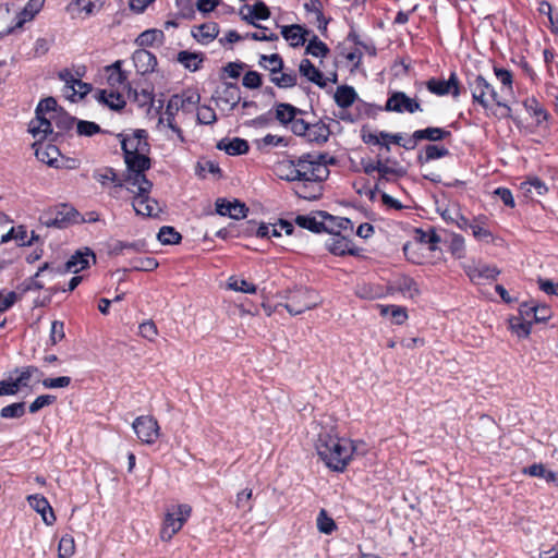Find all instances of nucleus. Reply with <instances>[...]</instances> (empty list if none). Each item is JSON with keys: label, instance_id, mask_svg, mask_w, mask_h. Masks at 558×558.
I'll return each instance as SVG.
<instances>
[{"label": "nucleus", "instance_id": "obj_1", "mask_svg": "<svg viewBox=\"0 0 558 558\" xmlns=\"http://www.w3.org/2000/svg\"><path fill=\"white\" fill-rule=\"evenodd\" d=\"M148 153L123 156L126 166L124 181L126 191L134 194L132 206L137 215L155 217L160 213L158 202L149 197L153 183L145 174L151 167Z\"/></svg>", "mask_w": 558, "mask_h": 558}, {"label": "nucleus", "instance_id": "obj_2", "mask_svg": "<svg viewBox=\"0 0 558 558\" xmlns=\"http://www.w3.org/2000/svg\"><path fill=\"white\" fill-rule=\"evenodd\" d=\"M315 449L329 470L343 472L350 464L356 446L350 438L340 437L331 430H323L315 441Z\"/></svg>", "mask_w": 558, "mask_h": 558}, {"label": "nucleus", "instance_id": "obj_3", "mask_svg": "<svg viewBox=\"0 0 558 558\" xmlns=\"http://www.w3.org/2000/svg\"><path fill=\"white\" fill-rule=\"evenodd\" d=\"M278 305L288 311L291 316L301 315L323 304V298L314 288L294 286L276 293Z\"/></svg>", "mask_w": 558, "mask_h": 558}, {"label": "nucleus", "instance_id": "obj_4", "mask_svg": "<svg viewBox=\"0 0 558 558\" xmlns=\"http://www.w3.org/2000/svg\"><path fill=\"white\" fill-rule=\"evenodd\" d=\"M326 157L327 153H306L296 158V178H299V182H324L329 175V169L325 168L324 162L316 160Z\"/></svg>", "mask_w": 558, "mask_h": 558}, {"label": "nucleus", "instance_id": "obj_5", "mask_svg": "<svg viewBox=\"0 0 558 558\" xmlns=\"http://www.w3.org/2000/svg\"><path fill=\"white\" fill-rule=\"evenodd\" d=\"M258 65L269 72L271 83L279 88H291L298 83L295 72H283L284 61L278 53L260 54Z\"/></svg>", "mask_w": 558, "mask_h": 558}, {"label": "nucleus", "instance_id": "obj_6", "mask_svg": "<svg viewBox=\"0 0 558 558\" xmlns=\"http://www.w3.org/2000/svg\"><path fill=\"white\" fill-rule=\"evenodd\" d=\"M192 514V507L187 504H180L174 511L165 514L160 529V539L170 542L179 533Z\"/></svg>", "mask_w": 558, "mask_h": 558}, {"label": "nucleus", "instance_id": "obj_7", "mask_svg": "<svg viewBox=\"0 0 558 558\" xmlns=\"http://www.w3.org/2000/svg\"><path fill=\"white\" fill-rule=\"evenodd\" d=\"M243 232L248 234V238L255 235L258 240H270L271 238H278L281 232L290 235L294 231V226L288 220L280 219L277 223H260L257 225L253 220L244 221Z\"/></svg>", "mask_w": 558, "mask_h": 558}, {"label": "nucleus", "instance_id": "obj_8", "mask_svg": "<svg viewBox=\"0 0 558 558\" xmlns=\"http://www.w3.org/2000/svg\"><path fill=\"white\" fill-rule=\"evenodd\" d=\"M78 216L80 214L72 206L68 204H59L43 213L39 217V221L43 226L48 228L54 227L63 229L70 223L77 222Z\"/></svg>", "mask_w": 558, "mask_h": 558}, {"label": "nucleus", "instance_id": "obj_9", "mask_svg": "<svg viewBox=\"0 0 558 558\" xmlns=\"http://www.w3.org/2000/svg\"><path fill=\"white\" fill-rule=\"evenodd\" d=\"M291 131L294 135L305 137L308 143L316 145L325 144L331 134L329 125L322 120L308 123L304 119H300L291 128Z\"/></svg>", "mask_w": 558, "mask_h": 558}, {"label": "nucleus", "instance_id": "obj_10", "mask_svg": "<svg viewBox=\"0 0 558 558\" xmlns=\"http://www.w3.org/2000/svg\"><path fill=\"white\" fill-rule=\"evenodd\" d=\"M96 263V255L89 246L75 251L62 265H54L53 275L78 274Z\"/></svg>", "mask_w": 558, "mask_h": 558}, {"label": "nucleus", "instance_id": "obj_11", "mask_svg": "<svg viewBox=\"0 0 558 558\" xmlns=\"http://www.w3.org/2000/svg\"><path fill=\"white\" fill-rule=\"evenodd\" d=\"M469 87L472 93L473 101L478 102L483 108L487 109L489 106L487 96L496 105H501L496 89L484 78L482 75H475L473 80L469 81Z\"/></svg>", "mask_w": 558, "mask_h": 558}, {"label": "nucleus", "instance_id": "obj_12", "mask_svg": "<svg viewBox=\"0 0 558 558\" xmlns=\"http://www.w3.org/2000/svg\"><path fill=\"white\" fill-rule=\"evenodd\" d=\"M405 258L416 265H434L441 259L440 246H402Z\"/></svg>", "mask_w": 558, "mask_h": 558}, {"label": "nucleus", "instance_id": "obj_13", "mask_svg": "<svg viewBox=\"0 0 558 558\" xmlns=\"http://www.w3.org/2000/svg\"><path fill=\"white\" fill-rule=\"evenodd\" d=\"M132 427L137 438L143 444L153 445L159 438L160 426L158 421L151 415H141L136 417Z\"/></svg>", "mask_w": 558, "mask_h": 558}, {"label": "nucleus", "instance_id": "obj_14", "mask_svg": "<svg viewBox=\"0 0 558 558\" xmlns=\"http://www.w3.org/2000/svg\"><path fill=\"white\" fill-rule=\"evenodd\" d=\"M325 220L333 222L335 217L325 211H317L313 215H299L296 216L294 222L301 229H306L314 233L328 232L336 234L333 229L325 223Z\"/></svg>", "mask_w": 558, "mask_h": 558}, {"label": "nucleus", "instance_id": "obj_15", "mask_svg": "<svg viewBox=\"0 0 558 558\" xmlns=\"http://www.w3.org/2000/svg\"><path fill=\"white\" fill-rule=\"evenodd\" d=\"M121 140V149L123 156L149 153L150 145L147 141V132L145 130H135L131 135H117Z\"/></svg>", "mask_w": 558, "mask_h": 558}, {"label": "nucleus", "instance_id": "obj_16", "mask_svg": "<svg viewBox=\"0 0 558 558\" xmlns=\"http://www.w3.org/2000/svg\"><path fill=\"white\" fill-rule=\"evenodd\" d=\"M388 295L401 294L405 299H415L421 294L418 283L410 276L400 275L387 284Z\"/></svg>", "mask_w": 558, "mask_h": 558}, {"label": "nucleus", "instance_id": "obj_17", "mask_svg": "<svg viewBox=\"0 0 558 558\" xmlns=\"http://www.w3.org/2000/svg\"><path fill=\"white\" fill-rule=\"evenodd\" d=\"M384 110L393 111L398 113H414L416 111H422V108L416 99L410 98L405 93L393 92L388 97Z\"/></svg>", "mask_w": 558, "mask_h": 558}, {"label": "nucleus", "instance_id": "obj_18", "mask_svg": "<svg viewBox=\"0 0 558 558\" xmlns=\"http://www.w3.org/2000/svg\"><path fill=\"white\" fill-rule=\"evenodd\" d=\"M426 87L432 94L437 96L451 94L457 98L460 95V82L456 72H451L447 81L432 77L426 82Z\"/></svg>", "mask_w": 558, "mask_h": 558}, {"label": "nucleus", "instance_id": "obj_19", "mask_svg": "<svg viewBox=\"0 0 558 558\" xmlns=\"http://www.w3.org/2000/svg\"><path fill=\"white\" fill-rule=\"evenodd\" d=\"M462 267L470 280L477 284L486 280H495L500 274V270L496 266L485 264L476 265L474 262L462 264Z\"/></svg>", "mask_w": 558, "mask_h": 558}, {"label": "nucleus", "instance_id": "obj_20", "mask_svg": "<svg viewBox=\"0 0 558 558\" xmlns=\"http://www.w3.org/2000/svg\"><path fill=\"white\" fill-rule=\"evenodd\" d=\"M272 112L276 121L283 126L290 124V129L293 128L295 122L301 119L299 116L305 114L304 110L288 102H276L272 107Z\"/></svg>", "mask_w": 558, "mask_h": 558}, {"label": "nucleus", "instance_id": "obj_21", "mask_svg": "<svg viewBox=\"0 0 558 558\" xmlns=\"http://www.w3.org/2000/svg\"><path fill=\"white\" fill-rule=\"evenodd\" d=\"M247 211L246 205L239 199L218 198L216 201V213L220 216L240 221L246 217Z\"/></svg>", "mask_w": 558, "mask_h": 558}, {"label": "nucleus", "instance_id": "obj_22", "mask_svg": "<svg viewBox=\"0 0 558 558\" xmlns=\"http://www.w3.org/2000/svg\"><path fill=\"white\" fill-rule=\"evenodd\" d=\"M53 263L45 262L41 266H39L38 270L34 276L26 278L25 280H23V282H21L17 286V291L20 295L22 296L29 291H37L44 289V283L43 281L39 280V277L45 271H49L51 276L54 277L56 275H53Z\"/></svg>", "mask_w": 558, "mask_h": 558}, {"label": "nucleus", "instance_id": "obj_23", "mask_svg": "<svg viewBox=\"0 0 558 558\" xmlns=\"http://www.w3.org/2000/svg\"><path fill=\"white\" fill-rule=\"evenodd\" d=\"M354 294L359 299L371 301L388 296L386 284L365 281L356 283Z\"/></svg>", "mask_w": 558, "mask_h": 558}, {"label": "nucleus", "instance_id": "obj_24", "mask_svg": "<svg viewBox=\"0 0 558 558\" xmlns=\"http://www.w3.org/2000/svg\"><path fill=\"white\" fill-rule=\"evenodd\" d=\"M132 61L141 74L151 73L157 66L156 56L146 49L135 50L132 54Z\"/></svg>", "mask_w": 558, "mask_h": 558}, {"label": "nucleus", "instance_id": "obj_25", "mask_svg": "<svg viewBox=\"0 0 558 558\" xmlns=\"http://www.w3.org/2000/svg\"><path fill=\"white\" fill-rule=\"evenodd\" d=\"M53 121L52 116L48 118L43 114H36V118L31 121L28 131L34 137L46 138L48 136L53 137ZM52 141V138H50Z\"/></svg>", "mask_w": 558, "mask_h": 558}, {"label": "nucleus", "instance_id": "obj_26", "mask_svg": "<svg viewBox=\"0 0 558 558\" xmlns=\"http://www.w3.org/2000/svg\"><path fill=\"white\" fill-rule=\"evenodd\" d=\"M93 178L100 183L102 186H107L109 183L113 184L114 189L126 190V182L124 181V175H119L116 170L111 167H102L96 169L93 173Z\"/></svg>", "mask_w": 558, "mask_h": 558}, {"label": "nucleus", "instance_id": "obj_27", "mask_svg": "<svg viewBox=\"0 0 558 558\" xmlns=\"http://www.w3.org/2000/svg\"><path fill=\"white\" fill-rule=\"evenodd\" d=\"M53 125L57 129L52 137V142H60L66 132L71 131L76 123V118L68 112L60 110L52 116Z\"/></svg>", "mask_w": 558, "mask_h": 558}, {"label": "nucleus", "instance_id": "obj_28", "mask_svg": "<svg viewBox=\"0 0 558 558\" xmlns=\"http://www.w3.org/2000/svg\"><path fill=\"white\" fill-rule=\"evenodd\" d=\"M122 60H117L111 65L105 68L107 73V83L113 89L124 87L128 83V74L122 70Z\"/></svg>", "mask_w": 558, "mask_h": 558}, {"label": "nucleus", "instance_id": "obj_29", "mask_svg": "<svg viewBox=\"0 0 558 558\" xmlns=\"http://www.w3.org/2000/svg\"><path fill=\"white\" fill-rule=\"evenodd\" d=\"M308 31L299 24L286 25L281 27L282 37L292 46L299 47L305 44V35Z\"/></svg>", "mask_w": 558, "mask_h": 558}, {"label": "nucleus", "instance_id": "obj_30", "mask_svg": "<svg viewBox=\"0 0 558 558\" xmlns=\"http://www.w3.org/2000/svg\"><path fill=\"white\" fill-rule=\"evenodd\" d=\"M96 99L114 111L122 110L126 105L125 99L118 92V89L110 92L106 89H100L97 92Z\"/></svg>", "mask_w": 558, "mask_h": 558}, {"label": "nucleus", "instance_id": "obj_31", "mask_svg": "<svg viewBox=\"0 0 558 558\" xmlns=\"http://www.w3.org/2000/svg\"><path fill=\"white\" fill-rule=\"evenodd\" d=\"M299 72L310 82L316 84L320 88L326 87V80L320 70H318L308 59H303L299 65Z\"/></svg>", "mask_w": 558, "mask_h": 558}, {"label": "nucleus", "instance_id": "obj_32", "mask_svg": "<svg viewBox=\"0 0 558 558\" xmlns=\"http://www.w3.org/2000/svg\"><path fill=\"white\" fill-rule=\"evenodd\" d=\"M217 148L225 150L230 156H239L246 154L250 149V146L246 140L234 137L232 140H221L217 144Z\"/></svg>", "mask_w": 558, "mask_h": 558}, {"label": "nucleus", "instance_id": "obj_33", "mask_svg": "<svg viewBox=\"0 0 558 558\" xmlns=\"http://www.w3.org/2000/svg\"><path fill=\"white\" fill-rule=\"evenodd\" d=\"M219 34V26L215 22H207L192 29V36L201 44H208Z\"/></svg>", "mask_w": 558, "mask_h": 558}, {"label": "nucleus", "instance_id": "obj_34", "mask_svg": "<svg viewBox=\"0 0 558 558\" xmlns=\"http://www.w3.org/2000/svg\"><path fill=\"white\" fill-rule=\"evenodd\" d=\"M333 99L338 107L345 109L356 102L357 94L352 86L341 85L337 88Z\"/></svg>", "mask_w": 558, "mask_h": 558}, {"label": "nucleus", "instance_id": "obj_35", "mask_svg": "<svg viewBox=\"0 0 558 558\" xmlns=\"http://www.w3.org/2000/svg\"><path fill=\"white\" fill-rule=\"evenodd\" d=\"M35 155L39 161L45 162L48 166L57 167L60 150L53 144H40L36 147Z\"/></svg>", "mask_w": 558, "mask_h": 558}, {"label": "nucleus", "instance_id": "obj_36", "mask_svg": "<svg viewBox=\"0 0 558 558\" xmlns=\"http://www.w3.org/2000/svg\"><path fill=\"white\" fill-rule=\"evenodd\" d=\"M7 216L0 213V243H5L11 240H21L24 241L27 236V230L24 226H19L17 228L11 227L10 230L3 231V223H7Z\"/></svg>", "mask_w": 558, "mask_h": 558}, {"label": "nucleus", "instance_id": "obj_37", "mask_svg": "<svg viewBox=\"0 0 558 558\" xmlns=\"http://www.w3.org/2000/svg\"><path fill=\"white\" fill-rule=\"evenodd\" d=\"M217 98L233 109L241 100L240 89L235 83H225L221 90H216Z\"/></svg>", "mask_w": 558, "mask_h": 558}, {"label": "nucleus", "instance_id": "obj_38", "mask_svg": "<svg viewBox=\"0 0 558 558\" xmlns=\"http://www.w3.org/2000/svg\"><path fill=\"white\" fill-rule=\"evenodd\" d=\"M450 136V131L437 126H428L415 131V138H421V141L440 142Z\"/></svg>", "mask_w": 558, "mask_h": 558}, {"label": "nucleus", "instance_id": "obj_39", "mask_svg": "<svg viewBox=\"0 0 558 558\" xmlns=\"http://www.w3.org/2000/svg\"><path fill=\"white\" fill-rule=\"evenodd\" d=\"M450 155V151L445 146H438L435 144H428L425 146V153L418 154L417 162L421 165L427 163L429 161L440 159Z\"/></svg>", "mask_w": 558, "mask_h": 558}, {"label": "nucleus", "instance_id": "obj_40", "mask_svg": "<svg viewBox=\"0 0 558 558\" xmlns=\"http://www.w3.org/2000/svg\"><path fill=\"white\" fill-rule=\"evenodd\" d=\"M178 62H180L185 69L195 72L201 68V63L203 62V53L191 52L187 50H182L178 53L177 57Z\"/></svg>", "mask_w": 558, "mask_h": 558}, {"label": "nucleus", "instance_id": "obj_41", "mask_svg": "<svg viewBox=\"0 0 558 558\" xmlns=\"http://www.w3.org/2000/svg\"><path fill=\"white\" fill-rule=\"evenodd\" d=\"M322 183L315 182H301L295 189V194L300 198L316 199L322 195Z\"/></svg>", "mask_w": 558, "mask_h": 558}, {"label": "nucleus", "instance_id": "obj_42", "mask_svg": "<svg viewBox=\"0 0 558 558\" xmlns=\"http://www.w3.org/2000/svg\"><path fill=\"white\" fill-rule=\"evenodd\" d=\"M532 325L533 320H525L519 315L509 318V329L519 338H527L532 331Z\"/></svg>", "mask_w": 558, "mask_h": 558}, {"label": "nucleus", "instance_id": "obj_43", "mask_svg": "<svg viewBox=\"0 0 558 558\" xmlns=\"http://www.w3.org/2000/svg\"><path fill=\"white\" fill-rule=\"evenodd\" d=\"M165 40V34L160 29L151 28L146 29L140 34L136 38V44L142 47H149L154 44L162 45Z\"/></svg>", "mask_w": 558, "mask_h": 558}, {"label": "nucleus", "instance_id": "obj_44", "mask_svg": "<svg viewBox=\"0 0 558 558\" xmlns=\"http://www.w3.org/2000/svg\"><path fill=\"white\" fill-rule=\"evenodd\" d=\"M523 106L530 114L536 118L538 124L546 121L549 117L547 110L535 97L526 98L523 101Z\"/></svg>", "mask_w": 558, "mask_h": 558}, {"label": "nucleus", "instance_id": "obj_45", "mask_svg": "<svg viewBox=\"0 0 558 558\" xmlns=\"http://www.w3.org/2000/svg\"><path fill=\"white\" fill-rule=\"evenodd\" d=\"M227 287L230 290L248 294H255L257 291V287L254 283L238 276L229 277Z\"/></svg>", "mask_w": 558, "mask_h": 558}, {"label": "nucleus", "instance_id": "obj_46", "mask_svg": "<svg viewBox=\"0 0 558 558\" xmlns=\"http://www.w3.org/2000/svg\"><path fill=\"white\" fill-rule=\"evenodd\" d=\"M130 269L136 271H151L158 267V262L149 256H134L130 259Z\"/></svg>", "mask_w": 558, "mask_h": 558}, {"label": "nucleus", "instance_id": "obj_47", "mask_svg": "<svg viewBox=\"0 0 558 558\" xmlns=\"http://www.w3.org/2000/svg\"><path fill=\"white\" fill-rule=\"evenodd\" d=\"M379 177L376 181V190H380V187L386 183L389 182L391 179V175L396 177H403L405 174V170L403 168H393L387 166L386 162L383 163L380 169L378 170Z\"/></svg>", "mask_w": 558, "mask_h": 558}, {"label": "nucleus", "instance_id": "obj_48", "mask_svg": "<svg viewBox=\"0 0 558 558\" xmlns=\"http://www.w3.org/2000/svg\"><path fill=\"white\" fill-rule=\"evenodd\" d=\"M379 137V132H373L371 130H366L365 128L361 130V138L363 143L371 146H380L386 151H390L391 144L388 142V140H380Z\"/></svg>", "mask_w": 558, "mask_h": 558}, {"label": "nucleus", "instance_id": "obj_49", "mask_svg": "<svg viewBox=\"0 0 558 558\" xmlns=\"http://www.w3.org/2000/svg\"><path fill=\"white\" fill-rule=\"evenodd\" d=\"M14 373L19 374V376L15 378V381L20 389L21 387H27L28 381L34 375H43L40 369L34 365H27L21 368H15Z\"/></svg>", "mask_w": 558, "mask_h": 558}, {"label": "nucleus", "instance_id": "obj_50", "mask_svg": "<svg viewBox=\"0 0 558 558\" xmlns=\"http://www.w3.org/2000/svg\"><path fill=\"white\" fill-rule=\"evenodd\" d=\"M243 229H245L244 221L233 222L230 223L227 228L217 231L216 234L222 240L232 238H248V234H245Z\"/></svg>", "mask_w": 558, "mask_h": 558}, {"label": "nucleus", "instance_id": "obj_51", "mask_svg": "<svg viewBox=\"0 0 558 558\" xmlns=\"http://www.w3.org/2000/svg\"><path fill=\"white\" fill-rule=\"evenodd\" d=\"M75 541L73 535L64 534L58 545V558H71L75 554Z\"/></svg>", "mask_w": 558, "mask_h": 558}, {"label": "nucleus", "instance_id": "obj_52", "mask_svg": "<svg viewBox=\"0 0 558 558\" xmlns=\"http://www.w3.org/2000/svg\"><path fill=\"white\" fill-rule=\"evenodd\" d=\"M157 239L160 244H180L182 236L173 227L163 226L157 233Z\"/></svg>", "mask_w": 558, "mask_h": 558}, {"label": "nucleus", "instance_id": "obj_53", "mask_svg": "<svg viewBox=\"0 0 558 558\" xmlns=\"http://www.w3.org/2000/svg\"><path fill=\"white\" fill-rule=\"evenodd\" d=\"M76 132L80 136L90 137L98 133H107L96 122L77 120L76 119Z\"/></svg>", "mask_w": 558, "mask_h": 558}, {"label": "nucleus", "instance_id": "obj_54", "mask_svg": "<svg viewBox=\"0 0 558 558\" xmlns=\"http://www.w3.org/2000/svg\"><path fill=\"white\" fill-rule=\"evenodd\" d=\"M328 46L323 43L316 35L313 36L312 39H310L305 52L307 54H311L313 57H320L324 58L329 53Z\"/></svg>", "mask_w": 558, "mask_h": 558}, {"label": "nucleus", "instance_id": "obj_55", "mask_svg": "<svg viewBox=\"0 0 558 558\" xmlns=\"http://www.w3.org/2000/svg\"><path fill=\"white\" fill-rule=\"evenodd\" d=\"M355 110L357 111L356 119L363 117L375 118L378 114V112L384 110V108L357 99L355 102Z\"/></svg>", "mask_w": 558, "mask_h": 558}, {"label": "nucleus", "instance_id": "obj_56", "mask_svg": "<svg viewBox=\"0 0 558 558\" xmlns=\"http://www.w3.org/2000/svg\"><path fill=\"white\" fill-rule=\"evenodd\" d=\"M317 529L324 534H331L337 529L335 520L325 509H322L317 515Z\"/></svg>", "mask_w": 558, "mask_h": 558}, {"label": "nucleus", "instance_id": "obj_57", "mask_svg": "<svg viewBox=\"0 0 558 558\" xmlns=\"http://www.w3.org/2000/svg\"><path fill=\"white\" fill-rule=\"evenodd\" d=\"M253 490L251 488H245L236 494L235 498V507L238 509L244 510V512H251L253 510Z\"/></svg>", "mask_w": 558, "mask_h": 558}, {"label": "nucleus", "instance_id": "obj_58", "mask_svg": "<svg viewBox=\"0 0 558 558\" xmlns=\"http://www.w3.org/2000/svg\"><path fill=\"white\" fill-rule=\"evenodd\" d=\"M25 414V403L14 402L1 409L0 415L3 418H20Z\"/></svg>", "mask_w": 558, "mask_h": 558}, {"label": "nucleus", "instance_id": "obj_59", "mask_svg": "<svg viewBox=\"0 0 558 558\" xmlns=\"http://www.w3.org/2000/svg\"><path fill=\"white\" fill-rule=\"evenodd\" d=\"M243 9H246V11L252 12L254 16L257 19V21H265L270 17V10L262 0H256V2L253 5L245 4L243 5Z\"/></svg>", "mask_w": 558, "mask_h": 558}, {"label": "nucleus", "instance_id": "obj_60", "mask_svg": "<svg viewBox=\"0 0 558 558\" xmlns=\"http://www.w3.org/2000/svg\"><path fill=\"white\" fill-rule=\"evenodd\" d=\"M329 252L335 256L364 257L362 246H328Z\"/></svg>", "mask_w": 558, "mask_h": 558}, {"label": "nucleus", "instance_id": "obj_61", "mask_svg": "<svg viewBox=\"0 0 558 558\" xmlns=\"http://www.w3.org/2000/svg\"><path fill=\"white\" fill-rule=\"evenodd\" d=\"M138 335L149 342H154L158 336V328L154 320L148 319L140 324Z\"/></svg>", "mask_w": 558, "mask_h": 558}, {"label": "nucleus", "instance_id": "obj_62", "mask_svg": "<svg viewBox=\"0 0 558 558\" xmlns=\"http://www.w3.org/2000/svg\"><path fill=\"white\" fill-rule=\"evenodd\" d=\"M65 338L64 323L61 320H53L50 327L49 343L56 345Z\"/></svg>", "mask_w": 558, "mask_h": 558}, {"label": "nucleus", "instance_id": "obj_63", "mask_svg": "<svg viewBox=\"0 0 558 558\" xmlns=\"http://www.w3.org/2000/svg\"><path fill=\"white\" fill-rule=\"evenodd\" d=\"M60 110L57 109V100L53 97H47L41 99L36 108V114H49L53 116L58 113Z\"/></svg>", "mask_w": 558, "mask_h": 558}, {"label": "nucleus", "instance_id": "obj_64", "mask_svg": "<svg viewBox=\"0 0 558 558\" xmlns=\"http://www.w3.org/2000/svg\"><path fill=\"white\" fill-rule=\"evenodd\" d=\"M179 110H185V98H184V96L173 95L168 100L165 116L172 117Z\"/></svg>", "mask_w": 558, "mask_h": 558}]
</instances>
